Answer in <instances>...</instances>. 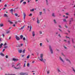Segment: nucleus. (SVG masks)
Instances as JSON below:
<instances>
[{
    "mask_svg": "<svg viewBox=\"0 0 75 75\" xmlns=\"http://www.w3.org/2000/svg\"><path fill=\"white\" fill-rule=\"evenodd\" d=\"M4 25H3V23H1V25H0V26L1 27H3Z\"/></svg>",
    "mask_w": 75,
    "mask_h": 75,
    "instance_id": "23",
    "label": "nucleus"
},
{
    "mask_svg": "<svg viewBox=\"0 0 75 75\" xmlns=\"http://www.w3.org/2000/svg\"><path fill=\"white\" fill-rule=\"evenodd\" d=\"M40 47H42V44L41 43L40 44Z\"/></svg>",
    "mask_w": 75,
    "mask_h": 75,
    "instance_id": "36",
    "label": "nucleus"
},
{
    "mask_svg": "<svg viewBox=\"0 0 75 75\" xmlns=\"http://www.w3.org/2000/svg\"><path fill=\"white\" fill-rule=\"evenodd\" d=\"M32 35L33 37H34L35 36V32H34V31L32 32Z\"/></svg>",
    "mask_w": 75,
    "mask_h": 75,
    "instance_id": "10",
    "label": "nucleus"
},
{
    "mask_svg": "<svg viewBox=\"0 0 75 75\" xmlns=\"http://www.w3.org/2000/svg\"><path fill=\"white\" fill-rule=\"evenodd\" d=\"M15 16H18V14H17V13H15Z\"/></svg>",
    "mask_w": 75,
    "mask_h": 75,
    "instance_id": "52",
    "label": "nucleus"
},
{
    "mask_svg": "<svg viewBox=\"0 0 75 75\" xmlns=\"http://www.w3.org/2000/svg\"><path fill=\"white\" fill-rule=\"evenodd\" d=\"M58 25L59 28H62V27H61V25Z\"/></svg>",
    "mask_w": 75,
    "mask_h": 75,
    "instance_id": "25",
    "label": "nucleus"
},
{
    "mask_svg": "<svg viewBox=\"0 0 75 75\" xmlns=\"http://www.w3.org/2000/svg\"><path fill=\"white\" fill-rule=\"evenodd\" d=\"M14 68L16 69H19V64L16 65V67H14Z\"/></svg>",
    "mask_w": 75,
    "mask_h": 75,
    "instance_id": "4",
    "label": "nucleus"
},
{
    "mask_svg": "<svg viewBox=\"0 0 75 75\" xmlns=\"http://www.w3.org/2000/svg\"><path fill=\"white\" fill-rule=\"evenodd\" d=\"M27 66L28 67H30V64H29V63H27Z\"/></svg>",
    "mask_w": 75,
    "mask_h": 75,
    "instance_id": "30",
    "label": "nucleus"
},
{
    "mask_svg": "<svg viewBox=\"0 0 75 75\" xmlns=\"http://www.w3.org/2000/svg\"><path fill=\"white\" fill-rule=\"evenodd\" d=\"M25 67V63H24V65H23V67Z\"/></svg>",
    "mask_w": 75,
    "mask_h": 75,
    "instance_id": "54",
    "label": "nucleus"
},
{
    "mask_svg": "<svg viewBox=\"0 0 75 75\" xmlns=\"http://www.w3.org/2000/svg\"><path fill=\"white\" fill-rule=\"evenodd\" d=\"M23 45V44H20V45L19 47H22Z\"/></svg>",
    "mask_w": 75,
    "mask_h": 75,
    "instance_id": "41",
    "label": "nucleus"
},
{
    "mask_svg": "<svg viewBox=\"0 0 75 75\" xmlns=\"http://www.w3.org/2000/svg\"><path fill=\"white\" fill-rule=\"evenodd\" d=\"M23 41H25V38L24 37L23 38Z\"/></svg>",
    "mask_w": 75,
    "mask_h": 75,
    "instance_id": "42",
    "label": "nucleus"
},
{
    "mask_svg": "<svg viewBox=\"0 0 75 75\" xmlns=\"http://www.w3.org/2000/svg\"><path fill=\"white\" fill-rule=\"evenodd\" d=\"M73 71L74 72V73L75 74V70L74 68H72Z\"/></svg>",
    "mask_w": 75,
    "mask_h": 75,
    "instance_id": "21",
    "label": "nucleus"
},
{
    "mask_svg": "<svg viewBox=\"0 0 75 75\" xmlns=\"http://www.w3.org/2000/svg\"><path fill=\"white\" fill-rule=\"evenodd\" d=\"M16 47H19V45L18 44L17 45H16Z\"/></svg>",
    "mask_w": 75,
    "mask_h": 75,
    "instance_id": "59",
    "label": "nucleus"
},
{
    "mask_svg": "<svg viewBox=\"0 0 75 75\" xmlns=\"http://www.w3.org/2000/svg\"><path fill=\"white\" fill-rule=\"evenodd\" d=\"M24 0H21V1H20V3H22V2H23V1Z\"/></svg>",
    "mask_w": 75,
    "mask_h": 75,
    "instance_id": "46",
    "label": "nucleus"
},
{
    "mask_svg": "<svg viewBox=\"0 0 75 75\" xmlns=\"http://www.w3.org/2000/svg\"><path fill=\"white\" fill-rule=\"evenodd\" d=\"M49 48L50 50V51L51 54H53V50H52V47H51V45H49Z\"/></svg>",
    "mask_w": 75,
    "mask_h": 75,
    "instance_id": "3",
    "label": "nucleus"
},
{
    "mask_svg": "<svg viewBox=\"0 0 75 75\" xmlns=\"http://www.w3.org/2000/svg\"><path fill=\"white\" fill-rule=\"evenodd\" d=\"M64 49H67V47H65V46H64Z\"/></svg>",
    "mask_w": 75,
    "mask_h": 75,
    "instance_id": "49",
    "label": "nucleus"
},
{
    "mask_svg": "<svg viewBox=\"0 0 75 75\" xmlns=\"http://www.w3.org/2000/svg\"><path fill=\"white\" fill-rule=\"evenodd\" d=\"M7 75H16V74H8Z\"/></svg>",
    "mask_w": 75,
    "mask_h": 75,
    "instance_id": "37",
    "label": "nucleus"
},
{
    "mask_svg": "<svg viewBox=\"0 0 75 75\" xmlns=\"http://www.w3.org/2000/svg\"><path fill=\"white\" fill-rule=\"evenodd\" d=\"M34 11V9H32L30 10V11Z\"/></svg>",
    "mask_w": 75,
    "mask_h": 75,
    "instance_id": "33",
    "label": "nucleus"
},
{
    "mask_svg": "<svg viewBox=\"0 0 75 75\" xmlns=\"http://www.w3.org/2000/svg\"><path fill=\"white\" fill-rule=\"evenodd\" d=\"M10 11H11V12H12V11H13V9H12Z\"/></svg>",
    "mask_w": 75,
    "mask_h": 75,
    "instance_id": "53",
    "label": "nucleus"
},
{
    "mask_svg": "<svg viewBox=\"0 0 75 75\" xmlns=\"http://www.w3.org/2000/svg\"><path fill=\"white\" fill-rule=\"evenodd\" d=\"M15 38L16 39V40L18 41L19 40V37H18L17 35H16Z\"/></svg>",
    "mask_w": 75,
    "mask_h": 75,
    "instance_id": "9",
    "label": "nucleus"
},
{
    "mask_svg": "<svg viewBox=\"0 0 75 75\" xmlns=\"http://www.w3.org/2000/svg\"><path fill=\"white\" fill-rule=\"evenodd\" d=\"M58 36L59 37V38H61V34H58Z\"/></svg>",
    "mask_w": 75,
    "mask_h": 75,
    "instance_id": "24",
    "label": "nucleus"
},
{
    "mask_svg": "<svg viewBox=\"0 0 75 75\" xmlns=\"http://www.w3.org/2000/svg\"><path fill=\"white\" fill-rule=\"evenodd\" d=\"M4 16L6 17H8V16H7V15H6L5 14H4Z\"/></svg>",
    "mask_w": 75,
    "mask_h": 75,
    "instance_id": "26",
    "label": "nucleus"
},
{
    "mask_svg": "<svg viewBox=\"0 0 75 75\" xmlns=\"http://www.w3.org/2000/svg\"><path fill=\"white\" fill-rule=\"evenodd\" d=\"M23 38V35H21L20 36V39H22V38Z\"/></svg>",
    "mask_w": 75,
    "mask_h": 75,
    "instance_id": "19",
    "label": "nucleus"
},
{
    "mask_svg": "<svg viewBox=\"0 0 75 75\" xmlns=\"http://www.w3.org/2000/svg\"><path fill=\"white\" fill-rule=\"evenodd\" d=\"M68 43L69 44H70V41L69 40H68Z\"/></svg>",
    "mask_w": 75,
    "mask_h": 75,
    "instance_id": "40",
    "label": "nucleus"
},
{
    "mask_svg": "<svg viewBox=\"0 0 75 75\" xmlns=\"http://www.w3.org/2000/svg\"><path fill=\"white\" fill-rule=\"evenodd\" d=\"M43 10L44 11H45V9H43Z\"/></svg>",
    "mask_w": 75,
    "mask_h": 75,
    "instance_id": "61",
    "label": "nucleus"
},
{
    "mask_svg": "<svg viewBox=\"0 0 75 75\" xmlns=\"http://www.w3.org/2000/svg\"><path fill=\"white\" fill-rule=\"evenodd\" d=\"M30 55H28L27 56V59H29V58H30Z\"/></svg>",
    "mask_w": 75,
    "mask_h": 75,
    "instance_id": "29",
    "label": "nucleus"
},
{
    "mask_svg": "<svg viewBox=\"0 0 75 75\" xmlns=\"http://www.w3.org/2000/svg\"><path fill=\"white\" fill-rule=\"evenodd\" d=\"M39 33H40V34H42V31H39Z\"/></svg>",
    "mask_w": 75,
    "mask_h": 75,
    "instance_id": "48",
    "label": "nucleus"
},
{
    "mask_svg": "<svg viewBox=\"0 0 75 75\" xmlns=\"http://www.w3.org/2000/svg\"><path fill=\"white\" fill-rule=\"evenodd\" d=\"M58 34V32H56V35H57V34Z\"/></svg>",
    "mask_w": 75,
    "mask_h": 75,
    "instance_id": "63",
    "label": "nucleus"
},
{
    "mask_svg": "<svg viewBox=\"0 0 75 75\" xmlns=\"http://www.w3.org/2000/svg\"><path fill=\"white\" fill-rule=\"evenodd\" d=\"M31 28H32V26H30V29L29 30V31H30V32H31Z\"/></svg>",
    "mask_w": 75,
    "mask_h": 75,
    "instance_id": "18",
    "label": "nucleus"
},
{
    "mask_svg": "<svg viewBox=\"0 0 75 75\" xmlns=\"http://www.w3.org/2000/svg\"><path fill=\"white\" fill-rule=\"evenodd\" d=\"M7 45V43L5 42L4 44V46H5V45Z\"/></svg>",
    "mask_w": 75,
    "mask_h": 75,
    "instance_id": "34",
    "label": "nucleus"
},
{
    "mask_svg": "<svg viewBox=\"0 0 75 75\" xmlns=\"http://www.w3.org/2000/svg\"><path fill=\"white\" fill-rule=\"evenodd\" d=\"M4 48H5V49H7L8 48V46H4Z\"/></svg>",
    "mask_w": 75,
    "mask_h": 75,
    "instance_id": "20",
    "label": "nucleus"
},
{
    "mask_svg": "<svg viewBox=\"0 0 75 75\" xmlns=\"http://www.w3.org/2000/svg\"><path fill=\"white\" fill-rule=\"evenodd\" d=\"M12 61H18V59H16V58H13L12 59Z\"/></svg>",
    "mask_w": 75,
    "mask_h": 75,
    "instance_id": "6",
    "label": "nucleus"
},
{
    "mask_svg": "<svg viewBox=\"0 0 75 75\" xmlns=\"http://www.w3.org/2000/svg\"><path fill=\"white\" fill-rule=\"evenodd\" d=\"M45 28V25L43 26V28Z\"/></svg>",
    "mask_w": 75,
    "mask_h": 75,
    "instance_id": "58",
    "label": "nucleus"
},
{
    "mask_svg": "<svg viewBox=\"0 0 75 75\" xmlns=\"http://www.w3.org/2000/svg\"><path fill=\"white\" fill-rule=\"evenodd\" d=\"M26 74V73H23V72H21L20 73V75H25Z\"/></svg>",
    "mask_w": 75,
    "mask_h": 75,
    "instance_id": "8",
    "label": "nucleus"
},
{
    "mask_svg": "<svg viewBox=\"0 0 75 75\" xmlns=\"http://www.w3.org/2000/svg\"><path fill=\"white\" fill-rule=\"evenodd\" d=\"M42 12H39V14L40 16L42 15Z\"/></svg>",
    "mask_w": 75,
    "mask_h": 75,
    "instance_id": "32",
    "label": "nucleus"
},
{
    "mask_svg": "<svg viewBox=\"0 0 75 75\" xmlns=\"http://www.w3.org/2000/svg\"><path fill=\"white\" fill-rule=\"evenodd\" d=\"M71 24V21H70L69 22V24L70 25V24Z\"/></svg>",
    "mask_w": 75,
    "mask_h": 75,
    "instance_id": "43",
    "label": "nucleus"
},
{
    "mask_svg": "<svg viewBox=\"0 0 75 75\" xmlns=\"http://www.w3.org/2000/svg\"><path fill=\"white\" fill-rule=\"evenodd\" d=\"M64 42H67V40H64Z\"/></svg>",
    "mask_w": 75,
    "mask_h": 75,
    "instance_id": "62",
    "label": "nucleus"
},
{
    "mask_svg": "<svg viewBox=\"0 0 75 75\" xmlns=\"http://www.w3.org/2000/svg\"><path fill=\"white\" fill-rule=\"evenodd\" d=\"M37 23L38 24H39V23H40V21H39L38 18V19H37Z\"/></svg>",
    "mask_w": 75,
    "mask_h": 75,
    "instance_id": "15",
    "label": "nucleus"
},
{
    "mask_svg": "<svg viewBox=\"0 0 75 75\" xmlns=\"http://www.w3.org/2000/svg\"><path fill=\"white\" fill-rule=\"evenodd\" d=\"M0 55H1V56H2V57H4V54L2 53H0Z\"/></svg>",
    "mask_w": 75,
    "mask_h": 75,
    "instance_id": "16",
    "label": "nucleus"
},
{
    "mask_svg": "<svg viewBox=\"0 0 75 75\" xmlns=\"http://www.w3.org/2000/svg\"><path fill=\"white\" fill-rule=\"evenodd\" d=\"M71 41L73 44H75V42L74 40V39L73 38L71 39Z\"/></svg>",
    "mask_w": 75,
    "mask_h": 75,
    "instance_id": "13",
    "label": "nucleus"
},
{
    "mask_svg": "<svg viewBox=\"0 0 75 75\" xmlns=\"http://www.w3.org/2000/svg\"><path fill=\"white\" fill-rule=\"evenodd\" d=\"M43 54H40V58H38L39 59V60L40 61H42V62H43L44 63L46 61V59H43Z\"/></svg>",
    "mask_w": 75,
    "mask_h": 75,
    "instance_id": "1",
    "label": "nucleus"
},
{
    "mask_svg": "<svg viewBox=\"0 0 75 75\" xmlns=\"http://www.w3.org/2000/svg\"><path fill=\"white\" fill-rule=\"evenodd\" d=\"M5 57L6 58H8V55H6Z\"/></svg>",
    "mask_w": 75,
    "mask_h": 75,
    "instance_id": "45",
    "label": "nucleus"
},
{
    "mask_svg": "<svg viewBox=\"0 0 75 75\" xmlns=\"http://www.w3.org/2000/svg\"><path fill=\"white\" fill-rule=\"evenodd\" d=\"M25 27V25H24L20 29V30H23V28H24Z\"/></svg>",
    "mask_w": 75,
    "mask_h": 75,
    "instance_id": "14",
    "label": "nucleus"
},
{
    "mask_svg": "<svg viewBox=\"0 0 75 75\" xmlns=\"http://www.w3.org/2000/svg\"><path fill=\"white\" fill-rule=\"evenodd\" d=\"M23 5H25V4H27V3L26 2H23Z\"/></svg>",
    "mask_w": 75,
    "mask_h": 75,
    "instance_id": "35",
    "label": "nucleus"
},
{
    "mask_svg": "<svg viewBox=\"0 0 75 75\" xmlns=\"http://www.w3.org/2000/svg\"><path fill=\"white\" fill-rule=\"evenodd\" d=\"M65 27H66V28H68V26H67L66 25H65Z\"/></svg>",
    "mask_w": 75,
    "mask_h": 75,
    "instance_id": "60",
    "label": "nucleus"
},
{
    "mask_svg": "<svg viewBox=\"0 0 75 75\" xmlns=\"http://www.w3.org/2000/svg\"><path fill=\"white\" fill-rule=\"evenodd\" d=\"M53 21L54 24H57V21H56V20L54 19Z\"/></svg>",
    "mask_w": 75,
    "mask_h": 75,
    "instance_id": "12",
    "label": "nucleus"
},
{
    "mask_svg": "<svg viewBox=\"0 0 75 75\" xmlns=\"http://www.w3.org/2000/svg\"><path fill=\"white\" fill-rule=\"evenodd\" d=\"M56 50L57 51H59V50L58 49H56Z\"/></svg>",
    "mask_w": 75,
    "mask_h": 75,
    "instance_id": "47",
    "label": "nucleus"
},
{
    "mask_svg": "<svg viewBox=\"0 0 75 75\" xmlns=\"http://www.w3.org/2000/svg\"><path fill=\"white\" fill-rule=\"evenodd\" d=\"M46 1L47 5H48V0H46Z\"/></svg>",
    "mask_w": 75,
    "mask_h": 75,
    "instance_id": "22",
    "label": "nucleus"
},
{
    "mask_svg": "<svg viewBox=\"0 0 75 75\" xmlns=\"http://www.w3.org/2000/svg\"><path fill=\"white\" fill-rule=\"evenodd\" d=\"M10 33V31H8L6 32L7 34H8V33Z\"/></svg>",
    "mask_w": 75,
    "mask_h": 75,
    "instance_id": "38",
    "label": "nucleus"
},
{
    "mask_svg": "<svg viewBox=\"0 0 75 75\" xmlns=\"http://www.w3.org/2000/svg\"><path fill=\"white\" fill-rule=\"evenodd\" d=\"M4 7H7V5H6V4L5 5Z\"/></svg>",
    "mask_w": 75,
    "mask_h": 75,
    "instance_id": "64",
    "label": "nucleus"
},
{
    "mask_svg": "<svg viewBox=\"0 0 75 75\" xmlns=\"http://www.w3.org/2000/svg\"><path fill=\"white\" fill-rule=\"evenodd\" d=\"M25 55L24 54L22 55H21V57H24Z\"/></svg>",
    "mask_w": 75,
    "mask_h": 75,
    "instance_id": "51",
    "label": "nucleus"
},
{
    "mask_svg": "<svg viewBox=\"0 0 75 75\" xmlns=\"http://www.w3.org/2000/svg\"><path fill=\"white\" fill-rule=\"evenodd\" d=\"M47 74H50V71H47Z\"/></svg>",
    "mask_w": 75,
    "mask_h": 75,
    "instance_id": "39",
    "label": "nucleus"
},
{
    "mask_svg": "<svg viewBox=\"0 0 75 75\" xmlns=\"http://www.w3.org/2000/svg\"><path fill=\"white\" fill-rule=\"evenodd\" d=\"M29 16H32V14L30 13L29 14Z\"/></svg>",
    "mask_w": 75,
    "mask_h": 75,
    "instance_id": "56",
    "label": "nucleus"
},
{
    "mask_svg": "<svg viewBox=\"0 0 75 75\" xmlns=\"http://www.w3.org/2000/svg\"><path fill=\"white\" fill-rule=\"evenodd\" d=\"M59 59H60V61H61L63 63H65V61L64 60V59H63L60 56L59 57Z\"/></svg>",
    "mask_w": 75,
    "mask_h": 75,
    "instance_id": "2",
    "label": "nucleus"
},
{
    "mask_svg": "<svg viewBox=\"0 0 75 75\" xmlns=\"http://www.w3.org/2000/svg\"><path fill=\"white\" fill-rule=\"evenodd\" d=\"M65 59L66 60V61H68V62H69L70 64L71 63V61H70V60L68 59L67 58H66Z\"/></svg>",
    "mask_w": 75,
    "mask_h": 75,
    "instance_id": "11",
    "label": "nucleus"
},
{
    "mask_svg": "<svg viewBox=\"0 0 75 75\" xmlns=\"http://www.w3.org/2000/svg\"><path fill=\"white\" fill-rule=\"evenodd\" d=\"M52 16H53V17H55V13H52Z\"/></svg>",
    "mask_w": 75,
    "mask_h": 75,
    "instance_id": "17",
    "label": "nucleus"
},
{
    "mask_svg": "<svg viewBox=\"0 0 75 75\" xmlns=\"http://www.w3.org/2000/svg\"><path fill=\"white\" fill-rule=\"evenodd\" d=\"M3 43H1L0 45V47H2V46L3 45Z\"/></svg>",
    "mask_w": 75,
    "mask_h": 75,
    "instance_id": "44",
    "label": "nucleus"
},
{
    "mask_svg": "<svg viewBox=\"0 0 75 75\" xmlns=\"http://www.w3.org/2000/svg\"><path fill=\"white\" fill-rule=\"evenodd\" d=\"M63 21L64 22H65L66 23H67V21L65 19H63Z\"/></svg>",
    "mask_w": 75,
    "mask_h": 75,
    "instance_id": "27",
    "label": "nucleus"
},
{
    "mask_svg": "<svg viewBox=\"0 0 75 75\" xmlns=\"http://www.w3.org/2000/svg\"><path fill=\"white\" fill-rule=\"evenodd\" d=\"M57 70L58 71V73H61V70H60V68L59 67H58L57 68Z\"/></svg>",
    "mask_w": 75,
    "mask_h": 75,
    "instance_id": "5",
    "label": "nucleus"
},
{
    "mask_svg": "<svg viewBox=\"0 0 75 75\" xmlns=\"http://www.w3.org/2000/svg\"><path fill=\"white\" fill-rule=\"evenodd\" d=\"M59 30L60 31H61V32H62V31L60 29H59Z\"/></svg>",
    "mask_w": 75,
    "mask_h": 75,
    "instance_id": "50",
    "label": "nucleus"
},
{
    "mask_svg": "<svg viewBox=\"0 0 75 75\" xmlns=\"http://www.w3.org/2000/svg\"><path fill=\"white\" fill-rule=\"evenodd\" d=\"M25 49H24L23 50L22 52H23V54H24V53H25Z\"/></svg>",
    "mask_w": 75,
    "mask_h": 75,
    "instance_id": "28",
    "label": "nucleus"
},
{
    "mask_svg": "<svg viewBox=\"0 0 75 75\" xmlns=\"http://www.w3.org/2000/svg\"><path fill=\"white\" fill-rule=\"evenodd\" d=\"M23 18L24 19H25V16H26V14H25V12H23Z\"/></svg>",
    "mask_w": 75,
    "mask_h": 75,
    "instance_id": "7",
    "label": "nucleus"
},
{
    "mask_svg": "<svg viewBox=\"0 0 75 75\" xmlns=\"http://www.w3.org/2000/svg\"><path fill=\"white\" fill-rule=\"evenodd\" d=\"M22 50L21 49L19 51V52L20 53H21V52H22Z\"/></svg>",
    "mask_w": 75,
    "mask_h": 75,
    "instance_id": "31",
    "label": "nucleus"
},
{
    "mask_svg": "<svg viewBox=\"0 0 75 75\" xmlns=\"http://www.w3.org/2000/svg\"><path fill=\"white\" fill-rule=\"evenodd\" d=\"M10 24H13V22H12L11 21L10 22Z\"/></svg>",
    "mask_w": 75,
    "mask_h": 75,
    "instance_id": "55",
    "label": "nucleus"
},
{
    "mask_svg": "<svg viewBox=\"0 0 75 75\" xmlns=\"http://www.w3.org/2000/svg\"><path fill=\"white\" fill-rule=\"evenodd\" d=\"M2 36L4 37L5 36V35H4V34H2Z\"/></svg>",
    "mask_w": 75,
    "mask_h": 75,
    "instance_id": "57",
    "label": "nucleus"
}]
</instances>
